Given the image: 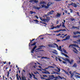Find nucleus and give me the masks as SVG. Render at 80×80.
<instances>
[{"mask_svg":"<svg viewBox=\"0 0 80 80\" xmlns=\"http://www.w3.org/2000/svg\"><path fill=\"white\" fill-rule=\"evenodd\" d=\"M52 52L53 53H55V52H54V51H53V52Z\"/></svg>","mask_w":80,"mask_h":80,"instance_id":"obj_60","label":"nucleus"},{"mask_svg":"<svg viewBox=\"0 0 80 80\" xmlns=\"http://www.w3.org/2000/svg\"><path fill=\"white\" fill-rule=\"evenodd\" d=\"M42 73H48V74H50V72H48V71H46L44 72H42Z\"/></svg>","mask_w":80,"mask_h":80,"instance_id":"obj_19","label":"nucleus"},{"mask_svg":"<svg viewBox=\"0 0 80 80\" xmlns=\"http://www.w3.org/2000/svg\"><path fill=\"white\" fill-rule=\"evenodd\" d=\"M74 67H77V64H74L73 65Z\"/></svg>","mask_w":80,"mask_h":80,"instance_id":"obj_27","label":"nucleus"},{"mask_svg":"<svg viewBox=\"0 0 80 80\" xmlns=\"http://www.w3.org/2000/svg\"><path fill=\"white\" fill-rule=\"evenodd\" d=\"M72 3L71 4H68V6H70V5H72Z\"/></svg>","mask_w":80,"mask_h":80,"instance_id":"obj_36","label":"nucleus"},{"mask_svg":"<svg viewBox=\"0 0 80 80\" xmlns=\"http://www.w3.org/2000/svg\"><path fill=\"white\" fill-rule=\"evenodd\" d=\"M23 72H25V70H23Z\"/></svg>","mask_w":80,"mask_h":80,"instance_id":"obj_64","label":"nucleus"},{"mask_svg":"<svg viewBox=\"0 0 80 80\" xmlns=\"http://www.w3.org/2000/svg\"><path fill=\"white\" fill-rule=\"evenodd\" d=\"M58 60L60 62H61L63 63L64 64H66L67 63V61H63L62 60H61V59H60L58 58Z\"/></svg>","mask_w":80,"mask_h":80,"instance_id":"obj_7","label":"nucleus"},{"mask_svg":"<svg viewBox=\"0 0 80 80\" xmlns=\"http://www.w3.org/2000/svg\"><path fill=\"white\" fill-rule=\"evenodd\" d=\"M40 4H43V5L42 6V8L43 7H44L46 8H48V7H50V6L52 5V3L51 2H48V4H47V6L45 5L47 4V2H40Z\"/></svg>","mask_w":80,"mask_h":80,"instance_id":"obj_1","label":"nucleus"},{"mask_svg":"<svg viewBox=\"0 0 80 80\" xmlns=\"http://www.w3.org/2000/svg\"><path fill=\"white\" fill-rule=\"evenodd\" d=\"M39 68H42L41 67V66H39Z\"/></svg>","mask_w":80,"mask_h":80,"instance_id":"obj_54","label":"nucleus"},{"mask_svg":"<svg viewBox=\"0 0 80 80\" xmlns=\"http://www.w3.org/2000/svg\"><path fill=\"white\" fill-rule=\"evenodd\" d=\"M41 79H45V78H43V77H41Z\"/></svg>","mask_w":80,"mask_h":80,"instance_id":"obj_37","label":"nucleus"},{"mask_svg":"<svg viewBox=\"0 0 80 80\" xmlns=\"http://www.w3.org/2000/svg\"><path fill=\"white\" fill-rule=\"evenodd\" d=\"M30 13H31V14H32V13H33V12L32 11H30Z\"/></svg>","mask_w":80,"mask_h":80,"instance_id":"obj_45","label":"nucleus"},{"mask_svg":"<svg viewBox=\"0 0 80 80\" xmlns=\"http://www.w3.org/2000/svg\"><path fill=\"white\" fill-rule=\"evenodd\" d=\"M62 27H64L65 28V23H63V22H62Z\"/></svg>","mask_w":80,"mask_h":80,"instance_id":"obj_23","label":"nucleus"},{"mask_svg":"<svg viewBox=\"0 0 80 80\" xmlns=\"http://www.w3.org/2000/svg\"><path fill=\"white\" fill-rule=\"evenodd\" d=\"M67 36V34H65V35H64L63 37L62 38H64V37H66V36Z\"/></svg>","mask_w":80,"mask_h":80,"instance_id":"obj_31","label":"nucleus"},{"mask_svg":"<svg viewBox=\"0 0 80 80\" xmlns=\"http://www.w3.org/2000/svg\"><path fill=\"white\" fill-rule=\"evenodd\" d=\"M73 46H72V47H71L73 48L72 51L74 52V53H78V50H77V49H76V48H75L73 47Z\"/></svg>","mask_w":80,"mask_h":80,"instance_id":"obj_4","label":"nucleus"},{"mask_svg":"<svg viewBox=\"0 0 80 80\" xmlns=\"http://www.w3.org/2000/svg\"><path fill=\"white\" fill-rule=\"evenodd\" d=\"M8 63L9 65H10V62H9Z\"/></svg>","mask_w":80,"mask_h":80,"instance_id":"obj_62","label":"nucleus"},{"mask_svg":"<svg viewBox=\"0 0 80 80\" xmlns=\"http://www.w3.org/2000/svg\"><path fill=\"white\" fill-rule=\"evenodd\" d=\"M36 48H37V46H35L34 47L31 51V53H33V52H34L35 50L36 49Z\"/></svg>","mask_w":80,"mask_h":80,"instance_id":"obj_8","label":"nucleus"},{"mask_svg":"<svg viewBox=\"0 0 80 80\" xmlns=\"http://www.w3.org/2000/svg\"><path fill=\"white\" fill-rule=\"evenodd\" d=\"M78 60H80V58L79 57H78Z\"/></svg>","mask_w":80,"mask_h":80,"instance_id":"obj_41","label":"nucleus"},{"mask_svg":"<svg viewBox=\"0 0 80 80\" xmlns=\"http://www.w3.org/2000/svg\"><path fill=\"white\" fill-rule=\"evenodd\" d=\"M32 76H33L34 77H33V78H35V79H37V78H36L35 77V75H34V74H32Z\"/></svg>","mask_w":80,"mask_h":80,"instance_id":"obj_26","label":"nucleus"},{"mask_svg":"<svg viewBox=\"0 0 80 80\" xmlns=\"http://www.w3.org/2000/svg\"><path fill=\"white\" fill-rule=\"evenodd\" d=\"M36 72V73H37V74H38L39 75L40 74L38 72Z\"/></svg>","mask_w":80,"mask_h":80,"instance_id":"obj_46","label":"nucleus"},{"mask_svg":"<svg viewBox=\"0 0 80 80\" xmlns=\"http://www.w3.org/2000/svg\"><path fill=\"white\" fill-rule=\"evenodd\" d=\"M42 46H39V48L38 49H36L35 50V51H37V50H40V49H42Z\"/></svg>","mask_w":80,"mask_h":80,"instance_id":"obj_17","label":"nucleus"},{"mask_svg":"<svg viewBox=\"0 0 80 80\" xmlns=\"http://www.w3.org/2000/svg\"><path fill=\"white\" fill-rule=\"evenodd\" d=\"M64 22V23H65V20H64V19L63 20Z\"/></svg>","mask_w":80,"mask_h":80,"instance_id":"obj_58","label":"nucleus"},{"mask_svg":"<svg viewBox=\"0 0 80 80\" xmlns=\"http://www.w3.org/2000/svg\"><path fill=\"white\" fill-rule=\"evenodd\" d=\"M73 34H74V35H76V34H80V32L78 31L73 32Z\"/></svg>","mask_w":80,"mask_h":80,"instance_id":"obj_13","label":"nucleus"},{"mask_svg":"<svg viewBox=\"0 0 80 80\" xmlns=\"http://www.w3.org/2000/svg\"><path fill=\"white\" fill-rule=\"evenodd\" d=\"M34 8H35V9H38V10H39L40 8L37 7H36L35 6H34L33 7Z\"/></svg>","mask_w":80,"mask_h":80,"instance_id":"obj_22","label":"nucleus"},{"mask_svg":"<svg viewBox=\"0 0 80 80\" xmlns=\"http://www.w3.org/2000/svg\"><path fill=\"white\" fill-rule=\"evenodd\" d=\"M76 4H77V6H78V7H80V4L77 3Z\"/></svg>","mask_w":80,"mask_h":80,"instance_id":"obj_28","label":"nucleus"},{"mask_svg":"<svg viewBox=\"0 0 80 80\" xmlns=\"http://www.w3.org/2000/svg\"><path fill=\"white\" fill-rule=\"evenodd\" d=\"M61 15L62 14L61 13H58L57 15V17H60Z\"/></svg>","mask_w":80,"mask_h":80,"instance_id":"obj_16","label":"nucleus"},{"mask_svg":"<svg viewBox=\"0 0 80 80\" xmlns=\"http://www.w3.org/2000/svg\"><path fill=\"white\" fill-rule=\"evenodd\" d=\"M42 58H47V57H43Z\"/></svg>","mask_w":80,"mask_h":80,"instance_id":"obj_48","label":"nucleus"},{"mask_svg":"<svg viewBox=\"0 0 80 80\" xmlns=\"http://www.w3.org/2000/svg\"><path fill=\"white\" fill-rule=\"evenodd\" d=\"M35 22H38V20H35Z\"/></svg>","mask_w":80,"mask_h":80,"instance_id":"obj_53","label":"nucleus"},{"mask_svg":"<svg viewBox=\"0 0 80 80\" xmlns=\"http://www.w3.org/2000/svg\"><path fill=\"white\" fill-rule=\"evenodd\" d=\"M34 74H37L36 72H34Z\"/></svg>","mask_w":80,"mask_h":80,"instance_id":"obj_59","label":"nucleus"},{"mask_svg":"<svg viewBox=\"0 0 80 80\" xmlns=\"http://www.w3.org/2000/svg\"><path fill=\"white\" fill-rule=\"evenodd\" d=\"M29 77H30V78H32V74H29Z\"/></svg>","mask_w":80,"mask_h":80,"instance_id":"obj_33","label":"nucleus"},{"mask_svg":"<svg viewBox=\"0 0 80 80\" xmlns=\"http://www.w3.org/2000/svg\"><path fill=\"white\" fill-rule=\"evenodd\" d=\"M70 36H68L65 39H63V40H62V41H63V40H68L70 38Z\"/></svg>","mask_w":80,"mask_h":80,"instance_id":"obj_9","label":"nucleus"},{"mask_svg":"<svg viewBox=\"0 0 80 80\" xmlns=\"http://www.w3.org/2000/svg\"><path fill=\"white\" fill-rule=\"evenodd\" d=\"M60 35H61V34H60V33H59L58 34L56 35V36H57L58 37L59 36H60Z\"/></svg>","mask_w":80,"mask_h":80,"instance_id":"obj_29","label":"nucleus"},{"mask_svg":"<svg viewBox=\"0 0 80 80\" xmlns=\"http://www.w3.org/2000/svg\"><path fill=\"white\" fill-rule=\"evenodd\" d=\"M65 72L66 73V74H68V72L65 71Z\"/></svg>","mask_w":80,"mask_h":80,"instance_id":"obj_42","label":"nucleus"},{"mask_svg":"<svg viewBox=\"0 0 80 80\" xmlns=\"http://www.w3.org/2000/svg\"><path fill=\"white\" fill-rule=\"evenodd\" d=\"M60 31H62V30L60 29V30H58V32H60Z\"/></svg>","mask_w":80,"mask_h":80,"instance_id":"obj_50","label":"nucleus"},{"mask_svg":"<svg viewBox=\"0 0 80 80\" xmlns=\"http://www.w3.org/2000/svg\"><path fill=\"white\" fill-rule=\"evenodd\" d=\"M35 17L36 18H37L38 19V16H36Z\"/></svg>","mask_w":80,"mask_h":80,"instance_id":"obj_38","label":"nucleus"},{"mask_svg":"<svg viewBox=\"0 0 80 80\" xmlns=\"http://www.w3.org/2000/svg\"><path fill=\"white\" fill-rule=\"evenodd\" d=\"M61 55H62L63 56L64 55L66 57H67V58H69V57L67 56L66 54H65L63 52H61Z\"/></svg>","mask_w":80,"mask_h":80,"instance_id":"obj_11","label":"nucleus"},{"mask_svg":"<svg viewBox=\"0 0 80 80\" xmlns=\"http://www.w3.org/2000/svg\"><path fill=\"white\" fill-rule=\"evenodd\" d=\"M34 2L35 3H37V2H38V1L36 0H31L30 1V2H31V3H32V2Z\"/></svg>","mask_w":80,"mask_h":80,"instance_id":"obj_12","label":"nucleus"},{"mask_svg":"<svg viewBox=\"0 0 80 80\" xmlns=\"http://www.w3.org/2000/svg\"><path fill=\"white\" fill-rule=\"evenodd\" d=\"M35 45H36V42H34L33 44H32L31 45L32 46H33V45L34 46H35Z\"/></svg>","mask_w":80,"mask_h":80,"instance_id":"obj_25","label":"nucleus"},{"mask_svg":"<svg viewBox=\"0 0 80 80\" xmlns=\"http://www.w3.org/2000/svg\"><path fill=\"white\" fill-rule=\"evenodd\" d=\"M58 23H59V22H58V21H57V24H58Z\"/></svg>","mask_w":80,"mask_h":80,"instance_id":"obj_49","label":"nucleus"},{"mask_svg":"<svg viewBox=\"0 0 80 80\" xmlns=\"http://www.w3.org/2000/svg\"><path fill=\"white\" fill-rule=\"evenodd\" d=\"M40 20L43 22H48L49 21V18H47V19L46 20L45 19H43L41 17H39Z\"/></svg>","mask_w":80,"mask_h":80,"instance_id":"obj_3","label":"nucleus"},{"mask_svg":"<svg viewBox=\"0 0 80 80\" xmlns=\"http://www.w3.org/2000/svg\"><path fill=\"white\" fill-rule=\"evenodd\" d=\"M3 63L4 64H6V61L5 62H3Z\"/></svg>","mask_w":80,"mask_h":80,"instance_id":"obj_40","label":"nucleus"},{"mask_svg":"<svg viewBox=\"0 0 80 80\" xmlns=\"http://www.w3.org/2000/svg\"><path fill=\"white\" fill-rule=\"evenodd\" d=\"M58 49L59 50H60V51H61V52H62V48L61 46H60L59 47H57Z\"/></svg>","mask_w":80,"mask_h":80,"instance_id":"obj_14","label":"nucleus"},{"mask_svg":"<svg viewBox=\"0 0 80 80\" xmlns=\"http://www.w3.org/2000/svg\"><path fill=\"white\" fill-rule=\"evenodd\" d=\"M54 76L53 75L49 77V79H46V80H50V79L51 80H53V78H54Z\"/></svg>","mask_w":80,"mask_h":80,"instance_id":"obj_6","label":"nucleus"},{"mask_svg":"<svg viewBox=\"0 0 80 80\" xmlns=\"http://www.w3.org/2000/svg\"><path fill=\"white\" fill-rule=\"evenodd\" d=\"M75 77H76V78H80V76L79 75H75Z\"/></svg>","mask_w":80,"mask_h":80,"instance_id":"obj_20","label":"nucleus"},{"mask_svg":"<svg viewBox=\"0 0 80 80\" xmlns=\"http://www.w3.org/2000/svg\"><path fill=\"white\" fill-rule=\"evenodd\" d=\"M77 41L78 42H79V43H80V40H78Z\"/></svg>","mask_w":80,"mask_h":80,"instance_id":"obj_47","label":"nucleus"},{"mask_svg":"<svg viewBox=\"0 0 80 80\" xmlns=\"http://www.w3.org/2000/svg\"><path fill=\"white\" fill-rule=\"evenodd\" d=\"M58 72H60V69L59 68H58Z\"/></svg>","mask_w":80,"mask_h":80,"instance_id":"obj_34","label":"nucleus"},{"mask_svg":"<svg viewBox=\"0 0 80 80\" xmlns=\"http://www.w3.org/2000/svg\"><path fill=\"white\" fill-rule=\"evenodd\" d=\"M71 20L72 21H73V20H74V19H72Z\"/></svg>","mask_w":80,"mask_h":80,"instance_id":"obj_57","label":"nucleus"},{"mask_svg":"<svg viewBox=\"0 0 80 80\" xmlns=\"http://www.w3.org/2000/svg\"><path fill=\"white\" fill-rule=\"evenodd\" d=\"M72 6H73L74 7H75V8H76V7H77V5H76V4H75V3H72Z\"/></svg>","mask_w":80,"mask_h":80,"instance_id":"obj_18","label":"nucleus"},{"mask_svg":"<svg viewBox=\"0 0 80 80\" xmlns=\"http://www.w3.org/2000/svg\"><path fill=\"white\" fill-rule=\"evenodd\" d=\"M65 13H67V11L65 10Z\"/></svg>","mask_w":80,"mask_h":80,"instance_id":"obj_43","label":"nucleus"},{"mask_svg":"<svg viewBox=\"0 0 80 80\" xmlns=\"http://www.w3.org/2000/svg\"><path fill=\"white\" fill-rule=\"evenodd\" d=\"M48 46L49 47H52V45L49 44V45H48Z\"/></svg>","mask_w":80,"mask_h":80,"instance_id":"obj_35","label":"nucleus"},{"mask_svg":"<svg viewBox=\"0 0 80 80\" xmlns=\"http://www.w3.org/2000/svg\"><path fill=\"white\" fill-rule=\"evenodd\" d=\"M17 79L18 80H19V78H18V77H17Z\"/></svg>","mask_w":80,"mask_h":80,"instance_id":"obj_52","label":"nucleus"},{"mask_svg":"<svg viewBox=\"0 0 80 80\" xmlns=\"http://www.w3.org/2000/svg\"><path fill=\"white\" fill-rule=\"evenodd\" d=\"M56 42H60V40L57 39H56Z\"/></svg>","mask_w":80,"mask_h":80,"instance_id":"obj_30","label":"nucleus"},{"mask_svg":"<svg viewBox=\"0 0 80 80\" xmlns=\"http://www.w3.org/2000/svg\"><path fill=\"white\" fill-rule=\"evenodd\" d=\"M37 70H40V71H41V69H38Z\"/></svg>","mask_w":80,"mask_h":80,"instance_id":"obj_51","label":"nucleus"},{"mask_svg":"<svg viewBox=\"0 0 80 80\" xmlns=\"http://www.w3.org/2000/svg\"><path fill=\"white\" fill-rule=\"evenodd\" d=\"M63 51L64 52V53H67V52L66 51V50L64 49H63Z\"/></svg>","mask_w":80,"mask_h":80,"instance_id":"obj_24","label":"nucleus"},{"mask_svg":"<svg viewBox=\"0 0 80 80\" xmlns=\"http://www.w3.org/2000/svg\"><path fill=\"white\" fill-rule=\"evenodd\" d=\"M53 45H54V46H55V47H58V46L56 43H53Z\"/></svg>","mask_w":80,"mask_h":80,"instance_id":"obj_21","label":"nucleus"},{"mask_svg":"<svg viewBox=\"0 0 80 80\" xmlns=\"http://www.w3.org/2000/svg\"><path fill=\"white\" fill-rule=\"evenodd\" d=\"M54 54H56V55H57V54H58V53H57L56 52H55Z\"/></svg>","mask_w":80,"mask_h":80,"instance_id":"obj_56","label":"nucleus"},{"mask_svg":"<svg viewBox=\"0 0 80 80\" xmlns=\"http://www.w3.org/2000/svg\"><path fill=\"white\" fill-rule=\"evenodd\" d=\"M55 32H58V31H55Z\"/></svg>","mask_w":80,"mask_h":80,"instance_id":"obj_55","label":"nucleus"},{"mask_svg":"<svg viewBox=\"0 0 80 80\" xmlns=\"http://www.w3.org/2000/svg\"><path fill=\"white\" fill-rule=\"evenodd\" d=\"M62 26V23H61L60 25H58L57 26L55 27H53L52 28V29H54V28H59L60 27Z\"/></svg>","mask_w":80,"mask_h":80,"instance_id":"obj_5","label":"nucleus"},{"mask_svg":"<svg viewBox=\"0 0 80 80\" xmlns=\"http://www.w3.org/2000/svg\"><path fill=\"white\" fill-rule=\"evenodd\" d=\"M43 77H46V78H47V76L46 75H43L42 76Z\"/></svg>","mask_w":80,"mask_h":80,"instance_id":"obj_32","label":"nucleus"},{"mask_svg":"<svg viewBox=\"0 0 80 80\" xmlns=\"http://www.w3.org/2000/svg\"><path fill=\"white\" fill-rule=\"evenodd\" d=\"M62 60H64V61H67L70 64H72L73 62V60L72 59L71 61H70V59H69L68 58H65V59L63 58H62Z\"/></svg>","mask_w":80,"mask_h":80,"instance_id":"obj_2","label":"nucleus"},{"mask_svg":"<svg viewBox=\"0 0 80 80\" xmlns=\"http://www.w3.org/2000/svg\"><path fill=\"white\" fill-rule=\"evenodd\" d=\"M8 75H9V72H8Z\"/></svg>","mask_w":80,"mask_h":80,"instance_id":"obj_63","label":"nucleus"},{"mask_svg":"<svg viewBox=\"0 0 80 80\" xmlns=\"http://www.w3.org/2000/svg\"><path fill=\"white\" fill-rule=\"evenodd\" d=\"M48 67H49V68H53V67L52 66H49Z\"/></svg>","mask_w":80,"mask_h":80,"instance_id":"obj_39","label":"nucleus"},{"mask_svg":"<svg viewBox=\"0 0 80 80\" xmlns=\"http://www.w3.org/2000/svg\"><path fill=\"white\" fill-rule=\"evenodd\" d=\"M54 1H56V2H59V0H54Z\"/></svg>","mask_w":80,"mask_h":80,"instance_id":"obj_44","label":"nucleus"},{"mask_svg":"<svg viewBox=\"0 0 80 80\" xmlns=\"http://www.w3.org/2000/svg\"><path fill=\"white\" fill-rule=\"evenodd\" d=\"M8 68H6V70H7V69H8Z\"/></svg>","mask_w":80,"mask_h":80,"instance_id":"obj_61","label":"nucleus"},{"mask_svg":"<svg viewBox=\"0 0 80 80\" xmlns=\"http://www.w3.org/2000/svg\"><path fill=\"white\" fill-rule=\"evenodd\" d=\"M54 12V11H51L50 12H49L48 13V15H52V14H53V13Z\"/></svg>","mask_w":80,"mask_h":80,"instance_id":"obj_10","label":"nucleus"},{"mask_svg":"<svg viewBox=\"0 0 80 80\" xmlns=\"http://www.w3.org/2000/svg\"><path fill=\"white\" fill-rule=\"evenodd\" d=\"M75 72H73L72 74V72L70 71L69 72V73L70 74H71V77H72L73 76V75H74V73H75Z\"/></svg>","mask_w":80,"mask_h":80,"instance_id":"obj_15","label":"nucleus"}]
</instances>
